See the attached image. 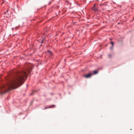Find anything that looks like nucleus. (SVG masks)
Here are the masks:
<instances>
[{
	"label": "nucleus",
	"instance_id": "1",
	"mask_svg": "<svg viewBox=\"0 0 134 134\" xmlns=\"http://www.w3.org/2000/svg\"><path fill=\"white\" fill-rule=\"evenodd\" d=\"M30 69H27L25 71H19L16 70L14 71V78L9 81L5 85H2L0 86V94L5 93L21 85L24 83V77H27V73H30Z\"/></svg>",
	"mask_w": 134,
	"mask_h": 134
},
{
	"label": "nucleus",
	"instance_id": "2",
	"mask_svg": "<svg viewBox=\"0 0 134 134\" xmlns=\"http://www.w3.org/2000/svg\"><path fill=\"white\" fill-rule=\"evenodd\" d=\"M92 75V73H91V72H90L88 73V74L84 75V77L86 78H88L90 77Z\"/></svg>",
	"mask_w": 134,
	"mask_h": 134
},
{
	"label": "nucleus",
	"instance_id": "3",
	"mask_svg": "<svg viewBox=\"0 0 134 134\" xmlns=\"http://www.w3.org/2000/svg\"><path fill=\"white\" fill-rule=\"evenodd\" d=\"M98 72L97 70L94 71L92 72H91V73H92V75H96L97 74Z\"/></svg>",
	"mask_w": 134,
	"mask_h": 134
},
{
	"label": "nucleus",
	"instance_id": "4",
	"mask_svg": "<svg viewBox=\"0 0 134 134\" xmlns=\"http://www.w3.org/2000/svg\"><path fill=\"white\" fill-rule=\"evenodd\" d=\"M55 107V105H52L51 106H49L47 108L45 107V109H47V108H51L53 107Z\"/></svg>",
	"mask_w": 134,
	"mask_h": 134
},
{
	"label": "nucleus",
	"instance_id": "5",
	"mask_svg": "<svg viewBox=\"0 0 134 134\" xmlns=\"http://www.w3.org/2000/svg\"><path fill=\"white\" fill-rule=\"evenodd\" d=\"M48 52L49 53V55L50 56H52L53 55V54L52 53V52L50 50H48Z\"/></svg>",
	"mask_w": 134,
	"mask_h": 134
},
{
	"label": "nucleus",
	"instance_id": "6",
	"mask_svg": "<svg viewBox=\"0 0 134 134\" xmlns=\"http://www.w3.org/2000/svg\"><path fill=\"white\" fill-rule=\"evenodd\" d=\"M94 7L92 8V10H94V11H96L97 10V8L95 7V5H94Z\"/></svg>",
	"mask_w": 134,
	"mask_h": 134
},
{
	"label": "nucleus",
	"instance_id": "7",
	"mask_svg": "<svg viewBox=\"0 0 134 134\" xmlns=\"http://www.w3.org/2000/svg\"><path fill=\"white\" fill-rule=\"evenodd\" d=\"M113 46H112L110 48V49H111V50H113Z\"/></svg>",
	"mask_w": 134,
	"mask_h": 134
},
{
	"label": "nucleus",
	"instance_id": "8",
	"mask_svg": "<svg viewBox=\"0 0 134 134\" xmlns=\"http://www.w3.org/2000/svg\"><path fill=\"white\" fill-rule=\"evenodd\" d=\"M105 5L104 4H100V5L101 6H104Z\"/></svg>",
	"mask_w": 134,
	"mask_h": 134
},
{
	"label": "nucleus",
	"instance_id": "9",
	"mask_svg": "<svg viewBox=\"0 0 134 134\" xmlns=\"http://www.w3.org/2000/svg\"><path fill=\"white\" fill-rule=\"evenodd\" d=\"M111 44L112 46H113L114 43V42H111Z\"/></svg>",
	"mask_w": 134,
	"mask_h": 134
},
{
	"label": "nucleus",
	"instance_id": "10",
	"mask_svg": "<svg viewBox=\"0 0 134 134\" xmlns=\"http://www.w3.org/2000/svg\"><path fill=\"white\" fill-rule=\"evenodd\" d=\"M51 3V1H50L49 3V4H50Z\"/></svg>",
	"mask_w": 134,
	"mask_h": 134
},
{
	"label": "nucleus",
	"instance_id": "11",
	"mask_svg": "<svg viewBox=\"0 0 134 134\" xmlns=\"http://www.w3.org/2000/svg\"><path fill=\"white\" fill-rule=\"evenodd\" d=\"M111 54H109L108 55V56L109 57H111Z\"/></svg>",
	"mask_w": 134,
	"mask_h": 134
},
{
	"label": "nucleus",
	"instance_id": "12",
	"mask_svg": "<svg viewBox=\"0 0 134 134\" xmlns=\"http://www.w3.org/2000/svg\"><path fill=\"white\" fill-rule=\"evenodd\" d=\"M4 2H3L2 3H1V4H3V3H4Z\"/></svg>",
	"mask_w": 134,
	"mask_h": 134
},
{
	"label": "nucleus",
	"instance_id": "13",
	"mask_svg": "<svg viewBox=\"0 0 134 134\" xmlns=\"http://www.w3.org/2000/svg\"><path fill=\"white\" fill-rule=\"evenodd\" d=\"M13 29H14V28H13L12 29V30H13Z\"/></svg>",
	"mask_w": 134,
	"mask_h": 134
}]
</instances>
